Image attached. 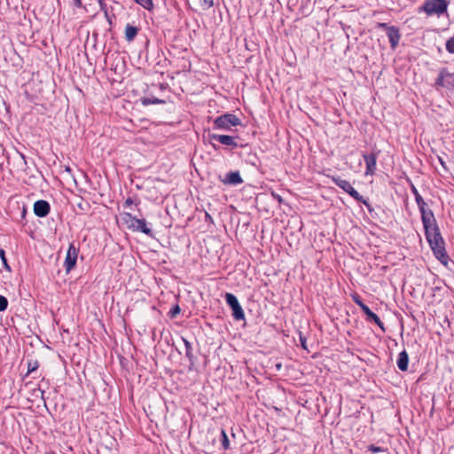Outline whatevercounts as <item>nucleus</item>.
Segmentation results:
<instances>
[{"label":"nucleus","mask_w":454,"mask_h":454,"mask_svg":"<svg viewBox=\"0 0 454 454\" xmlns=\"http://www.w3.org/2000/svg\"><path fill=\"white\" fill-rule=\"evenodd\" d=\"M425 235L435 257L442 263L446 264L449 256L446 253L444 241L441 235L439 227L425 231Z\"/></svg>","instance_id":"nucleus-1"},{"label":"nucleus","mask_w":454,"mask_h":454,"mask_svg":"<svg viewBox=\"0 0 454 454\" xmlns=\"http://www.w3.org/2000/svg\"><path fill=\"white\" fill-rule=\"evenodd\" d=\"M221 434H222V439H221L222 446L224 450H228L230 448V442H229V439L227 437L225 431L223 430Z\"/></svg>","instance_id":"nucleus-23"},{"label":"nucleus","mask_w":454,"mask_h":454,"mask_svg":"<svg viewBox=\"0 0 454 454\" xmlns=\"http://www.w3.org/2000/svg\"><path fill=\"white\" fill-rule=\"evenodd\" d=\"M200 4L204 10H208L214 5V0H200Z\"/></svg>","instance_id":"nucleus-26"},{"label":"nucleus","mask_w":454,"mask_h":454,"mask_svg":"<svg viewBox=\"0 0 454 454\" xmlns=\"http://www.w3.org/2000/svg\"><path fill=\"white\" fill-rule=\"evenodd\" d=\"M7 306H8L7 299L4 296L0 295V312L5 310Z\"/></svg>","instance_id":"nucleus-27"},{"label":"nucleus","mask_w":454,"mask_h":454,"mask_svg":"<svg viewBox=\"0 0 454 454\" xmlns=\"http://www.w3.org/2000/svg\"><path fill=\"white\" fill-rule=\"evenodd\" d=\"M98 1L99 4H100L101 8H103V6H104L103 0H98Z\"/></svg>","instance_id":"nucleus-37"},{"label":"nucleus","mask_w":454,"mask_h":454,"mask_svg":"<svg viewBox=\"0 0 454 454\" xmlns=\"http://www.w3.org/2000/svg\"><path fill=\"white\" fill-rule=\"evenodd\" d=\"M240 124V120L235 114H225L218 116L214 121L215 129L229 130L231 127H235Z\"/></svg>","instance_id":"nucleus-4"},{"label":"nucleus","mask_w":454,"mask_h":454,"mask_svg":"<svg viewBox=\"0 0 454 454\" xmlns=\"http://www.w3.org/2000/svg\"><path fill=\"white\" fill-rule=\"evenodd\" d=\"M135 2L146 10H151L153 6V0H135Z\"/></svg>","instance_id":"nucleus-21"},{"label":"nucleus","mask_w":454,"mask_h":454,"mask_svg":"<svg viewBox=\"0 0 454 454\" xmlns=\"http://www.w3.org/2000/svg\"><path fill=\"white\" fill-rule=\"evenodd\" d=\"M133 204V200L131 198H128L126 200H125V203H124V206L125 207H129Z\"/></svg>","instance_id":"nucleus-32"},{"label":"nucleus","mask_w":454,"mask_h":454,"mask_svg":"<svg viewBox=\"0 0 454 454\" xmlns=\"http://www.w3.org/2000/svg\"><path fill=\"white\" fill-rule=\"evenodd\" d=\"M417 205H418V207L419 209L421 215H423V212L427 213L428 210H431L430 208H428L427 204L425 202V200L422 201L421 204H417Z\"/></svg>","instance_id":"nucleus-28"},{"label":"nucleus","mask_w":454,"mask_h":454,"mask_svg":"<svg viewBox=\"0 0 454 454\" xmlns=\"http://www.w3.org/2000/svg\"><path fill=\"white\" fill-rule=\"evenodd\" d=\"M333 181L338 187L341 188L354 199H356V200H361L359 193L353 188V186L348 181L341 178H334Z\"/></svg>","instance_id":"nucleus-8"},{"label":"nucleus","mask_w":454,"mask_h":454,"mask_svg":"<svg viewBox=\"0 0 454 454\" xmlns=\"http://www.w3.org/2000/svg\"><path fill=\"white\" fill-rule=\"evenodd\" d=\"M138 33V28L130 24H127L125 27V38L128 42H132Z\"/></svg>","instance_id":"nucleus-14"},{"label":"nucleus","mask_w":454,"mask_h":454,"mask_svg":"<svg viewBox=\"0 0 454 454\" xmlns=\"http://www.w3.org/2000/svg\"><path fill=\"white\" fill-rule=\"evenodd\" d=\"M411 191L412 194L414 195L416 203L421 204V202L424 201V200L413 184H411Z\"/></svg>","instance_id":"nucleus-20"},{"label":"nucleus","mask_w":454,"mask_h":454,"mask_svg":"<svg viewBox=\"0 0 454 454\" xmlns=\"http://www.w3.org/2000/svg\"><path fill=\"white\" fill-rule=\"evenodd\" d=\"M364 204L365 206L369 207V204L367 203V201H366V200H364Z\"/></svg>","instance_id":"nucleus-38"},{"label":"nucleus","mask_w":454,"mask_h":454,"mask_svg":"<svg viewBox=\"0 0 454 454\" xmlns=\"http://www.w3.org/2000/svg\"><path fill=\"white\" fill-rule=\"evenodd\" d=\"M448 6L447 0H426L419 8V12H425L428 16H441L447 12Z\"/></svg>","instance_id":"nucleus-3"},{"label":"nucleus","mask_w":454,"mask_h":454,"mask_svg":"<svg viewBox=\"0 0 454 454\" xmlns=\"http://www.w3.org/2000/svg\"><path fill=\"white\" fill-rule=\"evenodd\" d=\"M371 322L376 324L381 330V333H385V327L383 322L380 320L379 316L374 312L371 311Z\"/></svg>","instance_id":"nucleus-19"},{"label":"nucleus","mask_w":454,"mask_h":454,"mask_svg":"<svg viewBox=\"0 0 454 454\" xmlns=\"http://www.w3.org/2000/svg\"><path fill=\"white\" fill-rule=\"evenodd\" d=\"M376 27L384 28L386 35L388 38V41L390 43L391 49L395 50L397 47L400 38H401L399 29L395 26H387V23H380V22H378L376 24Z\"/></svg>","instance_id":"nucleus-6"},{"label":"nucleus","mask_w":454,"mask_h":454,"mask_svg":"<svg viewBox=\"0 0 454 454\" xmlns=\"http://www.w3.org/2000/svg\"><path fill=\"white\" fill-rule=\"evenodd\" d=\"M183 341L184 343V346H185V354H186V356L188 357H192V344L185 339H183Z\"/></svg>","instance_id":"nucleus-25"},{"label":"nucleus","mask_w":454,"mask_h":454,"mask_svg":"<svg viewBox=\"0 0 454 454\" xmlns=\"http://www.w3.org/2000/svg\"><path fill=\"white\" fill-rule=\"evenodd\" d=\"M143 104L147 105H156L163 103V100L158 99L156 98H144L142 100Z\"/></svg>","instance_id":"nucleus-22"},{"label":"nucleus","mask_w":454,"mask_h":454,"mask_svg":"<svg viewBox=\"0 0 454 454\" xmlns=\"http://www.w3.org/2000/svg\"><path fill=\"white\" fill-rule=\"evenodd\" d=\"M364 162H365V175L369 174V156L364 155Z\"/></svg>","instance_id":"nucleus-31"},{"label":"nucleus","mask_w":454,"mask_h":454,"mask_svg":"<svg viewBox=\"0 0 454 454\" xmlns=\"http://www.w3.org/2000/svg\"><path fill=\"white\" fill-rule=\"evenodd\" d=\"M272 196L278 201L282 202V198L278 194L272 193Z\"/></svg>","instance_id":"nucleus-33"},{"label":"nucleus","mask_w":454,"mask_h":454,"mask_svg":"<svg viewBox=\"0 0 454 454\" xmlns=\"http://www.w3.org/2000/svg\"><path fill=\"white\" fill-rule=\"evenodd\" d=\"M232 309V316L236 320H242L245 318V314L243 311L242 307L240 306L239 302L231 308Z\"/></svg>","instance_id":"nucleus-16"},{"label":"nucleus","mask_w":454,"mask_h":454,"mask_svg":"<svg viewBox=\"0 0 454 454\" xmlns=\"http://www.w3.org/2000/svg\"><path fill=\"white\" fill-rule=\"evenodd\" d=\"M421 221L425 231L438 227L432 210H428L427 213L423 212V215H421Z\"/></svg>","instance_id":"nucleus-10"},{"label":"nucleus","mask_w":454,"mask_h":454,"mask_svg":"<svg viewBox=\"0 0 454 454\" xmlns=\"http://www.w3.org/2000/svg\"><path fill=\"white\" fill-rule=\"evenodd\" d=\"M353 301L362 308L364 312L369 316V307L362 301L360 296L357 294L352 295Z\"/></svg>","instance_id":"nucleus-17"},{"label":"nucleus","mask_w":454,"mask_h":454,"mask_svg":"<svg viewBox=\"0 0 454 454\" xmlns=\"http://www.w3.org/2000/svg\"><path fill=\"white\" fill-rule=\"evenodd\" d=\"M387 451V449L371 444V452L378 453Z\"/></svg>","instance_id":"nucleus-29"},{"label":"nucleus","mask_w":454,"mask_h":454,"mask_svg":"<svg viewBox=\"0 0 454 454\" xmlns=\"http://www.w3.org/2000/svg\"><path fill=\"white\" fill-rule=\"evenodd\" d=\"M210 138L212 140H215L219 142L222 145L231 146V147H237L238 144L235 141V138L233 137L228 136V135H217V134H212L210 136Z\"/></svg>","instance_id":"nucleus-11"},{"label":"nucleus","mask_w":454,"mask_h":454,"mask_svg":"<svg viewBox=\"0 0 454 454\" xmlns=\"http://www.w3.org/2000/svg\"><path fill=\"white\" fill-rule=\"evenodd\" d=\"M435 89L438 90L440 88H446L450 90H454V76L448 72L446 68H442L438 74V77L434 83Z\"/></svg>","instance_id":"nucleus-5"},{"label":"nucleus","mask_w":454,"mask_h":454,"mask_svg":"<svg viewBox=\"0 0 454 454\" xmlns=\"http://www.w3.org/2000/svg\"><path fill=\"white\" fill-rule=\"evenodd\" d=\"M301 343L302 348L306 349L307 348L306 340L302 337H301Z\"/></svg>","instance_id":"nucleus-34"},{"label":"nucleus","mask_w":454,"mask_h":454,"mask_svg":"<svg viewBox=\"0 0 454 454\" xmlns=\"http://www.w3.org/2000/svg\"><path fill=\"white\" fill-rule=\"evenodd\" d=\"M232 309V316L236 320H242L245 318V314L243 311L242 307L240 306L239 302L231 308Z\"/></svg>","instance_id":"nucleus-15"},{"label":"nucleus","mask_w":454,"mask_h":454,"mask_svg":"<svg viewBox=\"0 0 454 454\" xmlns=\"http://www.w3.org/2000/svg\"><path fill=\"white\" fill-rule=\"evenodd\" d=\"M224 298L231 309L239 303L237 297L231 293H226Z\"/></svg>","instance_id":"nucleus-18"},{"label":"nucleus","mask_w":454,"mask_h":454,"mask_svg":"<svg viewBox=\"0 0 454 454\" xmlns=\"http://www.w3.org/2000/svg\"><path fill=\"white\" fill-rule=\"evenodd\" d=\"M180 311V309L178 306H176V308L173 309V314H176Z\"/></svg>","instance_id":"nucleus-36"},{"label":"nucleus","mask_w":454,"mask_h":454,"mask_svg":"<svg viewBox=\"0 0 454 454\" xmlns=\"http://www.w3.org/2000/svg\"><path fill=\"white\" fill-rule=\"evenodd\" d=\"M78 248L75 247L74 243H71L68 247L64 262V267L67 272H70L74 268L78 257Z\"/></svg>","instance_id":"nucleus-7"},{"label":"nucleus","mask_w":454,"mask_h":454,"mask_svg":"<svg viewBox=\"0 0 454 454\" xmlns=\"http://www.w3.org/2000/svg\"><path fill=\"white\" fill-rule=\"evenodd\" d=\"M0 258L2 260L4 269L7 270L8 271H11V267L9 266V264L7 262V259L5 257V252L2 248L0 249Z\"/></svg>","instance_id":"nucleus-24"},{"label":"nucleus","mask_w":454,"mask_h":454,"mask_svg":"<svg viewBox=\"0 0 454 454\" xmlns=\"http://www.w3.org/2000/svg\"><path fill=\"white\" fill-rule=\"evenodd\" d=\"M50 204L46 200H37L34 204V213L38 217H44L50 212Z\"/></svg>","instance_id":"nucleus-9"},{"label":"nucleus","mask_w":454,"mask_h":454,"mask_svg":"<svg viewBox=\"0 0 454 454\" xmlns=\"http://www.w3.org/2000/svg\"><path fill=\"white\" fill-rule=\"evenodd\" d=\"M438 160H439V162L441 163V165H442L444 168H446L445 162L443 161V160H442L441 157H439V158H438Z\"/></svg>","instance_id":"nucleus-35"},{"label":"nucleus","mask_w":454,"mask_h":454,"mask_svg":"<svg viewBox=\"0 0 454 454\" xmlns=\"http://www.w3.org/2000/svg\"><path fill=\"white\" fill-rule=\"evenodd\" d=\"M223 182L226 184L238 185L242 184L243 180L238 171L226 174Z\"/></svg>","instance_id":"nucleus-12"},{"label":"nucleus","mask_w":454,"mask_h":454,"mask_svg":"<svg viewBox=\"0 0 454 454\" xmlns=\"http://www.w3.org/2000/svg\"><path fill=\"white\" fill-rule=\"evenodd\" d=\"M409 365V355L406 350H403L399 353L397 358V367L402 372H406Z\"/></svg>","instance_id":"nucleus-13"},{"label":"nucleus","mask_w":454,"mask_h":454,"mask_svg":"<svg viewBox=\"0 0 454 454\" xmlns=\"http://www.w3.org/2000/svg\"><path fill=\"white\" fill-rule=\"evenodd\" d=\"M123 223L128 229L133 231H140L148 236H153V231L145 219H137L133 216L130 213H122L121 215Z\"/></svg>","instance_id":"nucleus-2"},{"label":"nucleus","mask_w":454,"mask_h":454,"mask_svg":"<svg viewBox=\"0 0 454 454\" xmlns=\"http://www.w3.org/2000/svg\"><path fill=\"white\" fill-rule=\"evenodd\" d=\"M376 164V157L374 154L371 153V175L372 174V168Z\"/></svg>","instance_id":"nucleus-30"}]
</instances>
